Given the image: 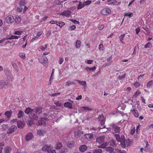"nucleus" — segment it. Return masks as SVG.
<instances>
[{
    "label": "nucleus",
    "instance_id": "1",
    "mask_svg": "<svg viewBox=\"0 0 153 153\" xmlns=\"http://www.w3.org/2000/svg\"><path fill=\"white\" fill-rule=\"evenodd\" d=\"M33 109H31L30 108H26L25 112L27 114H29V117L31 119L37 120L38 117L36 114L33 113Z\"/></svg>",
    "mask_w": 153,
    "mask_h": 153
},
{
    "label": "nucleus",
    "instance_id": "2",
    "mask_svg": "<svg viewBox=\"0 0 153 153\" xmlns=\"http://www.w3.org/2000/svg\"><path fill=\"white\" fill-rule=\"evenodd\" d=\"M114 137L117 142L120 143V144L125 139V137L123 135H122L120 136L119 134H115L114 135Z\"/></svg>",
    "mask_w": 153,
    "mask_h": 153
},
{
    "label": "nucleus",
    "instance_id": "3",
    "mask_svg": "<svg viewBox=\"0 0 153 153\" xmlns=\"http://www.w3.org/2000/svg\"><path fill=\"white\" fill-rule=\"evenodd\" d=\"M131 143L130 140L129 139L127 140L125 139L124 141H123L120 144L121 147L123 148H125L128 147Z\"/></svg>",
    "mask_w": 153,
    "mask_h": 153
},
{
    "label": "nucleus",
    "instance_id": "4",
    "mask_svg": "<svg viewBox=\"0 0 153 153\" xmlns=\"http://www.w3.org/2000/svg\"><path fill=\"white\" fill-rule=\"evenodd\" d=\"M39 61L44 66H45L48 64V59L47 58L43 56H39Z\"/></svg>",
    "mask_w": 153,
    "mask_h": 153
},
{
    "label": "nucleus",
    "instance_id": "5",
    "mask_svg": "<svg viewBox=\"0 0 153 153\" xmlns=\"http://www.w3.org/2000/svg\"><path fill=\"white\" fill-rule=\"evenodd\" d=\"M110 128L113 129L116 133H119L120 132L121 129L120 128L116 126L114 124H112L110 125Z\"/></svg>",
    "mask_w": 153,
    "mask_h": 153
},
{
    "label": "nucleus",
    "instance_id": "6",
    "mask_svg": "<svg viewBox=\"0 0 153 153\" xmlns=\"http://www.w3.org/2000/svg\"><path fill=\"white\" fill-rule=\"evenodd\" d=\"M5 21L8 24H11L15 21V19L13 16L9 15L6 18Z\"/></svg>",
    "mask_w": 153,
    "mask_h": 153
},
{
    "label": "nucleus",
    "instance_id": "7",
    "mask_svg": "<svg viewBox=\"0 0 153 153\" xmlns=\"http://www.w3.org/2000/svg\"><path fill=\"white\" fill-rule=\"evenodd\" d=\"M111 13V11L108 8H105L101 11V13L104 15L107 16Z\"/></svg>",
    "mask_w": 153,
    "mask_h": 153
},
{
    "label": "nucleus",
    "instance_id": "8",
    "mask_svg": "<svg viewBox=\"0 0 153 153\" xmlns=\"http://www.w3.org/2000/svg\"><path fill=\"white\" fill-rule=\"evenodd\" d=\"M17 127L14 125L11 126L7 131V133L8 134H10L13 133L17 129Z\"/></svg>",
    "mask_w": 153,
    "mask_h": 153
},
{
    "label": "nucleus",
    "instance_id": "9",
    "mask_svg": "<svg viewBox=\"0 0 153 153\" xmlns=\"http://www.w3.org/2000/svg\"><path fill=\"white\" fill-rule=\"evenodd\" d=\"M98 147L99 148H104L106 151L109 152L114 150V149L113 147L110 146L106 147L104 145H100L98 146Z\"/></svg>",
    "mask_w": 153,
    "mask_h": 153
},
{
    "label": "nucleus",
    "instance_id": "10",
    "mask_svg": "<svg viewBox=\"0 0 153 153\" xmlns=\"http://www.w3.org/2000/svg\"><path fill=\"white\" fill-rule=\"evenodd\" d=\"M95 136L93 134H86L85 135V138L89 141L92 140Z\"/></svg>",
    "mask_w": 153,
    "mask_h": 153
},
{
    "label": "nucleus",
    "instance_id": "11",
    "mask_svg": "<svg viewBox=\"0 0 153 153\" xmlns=\"http://www.w3.org/2000/svg\"><path fill=\"white\" fill-rule=\"evenodd\" d=\"M96 141L97 143L99 144H102L101 145H104V138L103 137H98Z\"/></svg>",
    "mask_w": 153,
    "mask_h": 153
},
{
    "label": "nucleus",
    "instance_id": "12",
    "mask_svg": "<svg viewBox=\"0 0 153 153\" xmlns=\"http://www.w3.org/2000/svg\"><path fill=\"white\" fill-rule=\"evenodd\" d=\"M33 113H35L37 115L42 112V108L41 107H36L33 109Z\"/></svg>",
    "mask_w": 153,
    "mask_h": 153
},
{
    "label": "nucleus",
    "instance_id": "13",
    "mask_svg": "<svg viewBox=\"0 0 153 153\" xmlns=\"http://www.w3.org/2000/svg\"><path fill=\"white\" fill-rule=\"evenodd\" d=\"M83 134V132L79 130H76L74 132L75 137L77 138L80 137Z\"/></svg>",
    "mask_w": 153,
    "mask_h": 153
},
{
    "label": "nucleus",
    "instance_id": "14",
    "mask_svg": "<svg viewBox=\"0 0 153 153\" xmlns=\"http://www.w3.org/2000/svg\"><path fill=\"white\" fill-rule=\"evenodd\" d=\"M48 119L47 118H42L40 120H39V121L36 123L37 125H44L45 124L44 123V121H47Z\"/></svg>",
    "mask_w": 153,
    "mask_h": 153
},
{
    "label": "nucleus",
    "instance_id": "15",
    "mask_svg": "<svg viewBox=\"0 0 153 153\" xmlns=\"http://www.w3.org/2000/svg\"><path fill=\"white\" fill-rule=\"evenodd\" d=\"M71 14V12L68 10H66L64 11L61 13V15L66 17L69 16Z\"/></svg>",
    "mask_w": 153,
    "mask_h": 153
},
{
    "label": "nucleus",
    "instance_id": "16",
    "mask_svg": "<svg viewBox=\"0 0 153 153\" xmlns=\"http://www.w3.org/2000/svg\"><path fill=\"white\" fill-rule=\"evenodd\" d=\"M33 138V135L31 133H28L25 137L26 140L27 141L32 139Z\"/></svg>",
    "mask_w": 153,
    "mask_h": 153
},
{
    "label": "nucleus",
    "instance_id": "17",
    "mask_svg": "<svg viewBox=\"0 0 153 153\" xmlns=\"http://www.w3.org/2000/svg\"><path fill=\"white\" fill-rule=\"evenodd\" d=\"M99 120L100 121L101 125H103L104 124L105 119L104 116L102 114H101L100 116Z\"/></svg>",
    "mask_w": 153,
    "mask_h": 153
},
{
    "label": "nucleus",
    "instance_id": "18",
    "mask_svg": "<svg viewBox=\"0 0 153 153\" xmlns=\"http://www.w3.org/2000/svg\"><path fill=\"white\" fill-rule=\"evenodd\" d=\"M130 111L135 117L137 118L139 117V114L138 111L137 110L134 109L133 110H131Z\"/></svg>",
    "mask_w": 153,
    "mask_h": 153
},
{
    "label": "nucleus",
    "instance_id": "19",
    "mask_svg": "<svg viewBox=\"0 0 153 153\" xmlns=\"http://www.w3.org/2000/svg\"><path fill=\"white\" fill-rule=\"evenodd\" d=\"M18 127L19 128H23L25 126V124L23 122H17Z\"/></svg>",
    "mask_w": 153,
    "mask_h": 153
},
{
    "label": "nucleus",
    "instance_id": "20",
    "mask_svg": "<svg viewBox=\"0 0 153 153\" xmlns=\"http://www.w3.org/2000/svg\"><path fill=\"white\" fill-rule=\"evenodd\" d=\"M79 149L80 151L83 152L87 150V147L86 145H82L80 146Z\"/></svg>",
    "mask_w": 153,
    "mask_h": 153
},
{
    "label": "nucleus",
    "instance_id": "21",
    "mask_svg": "<svg viewBox=\"0 0 153 153\" xmlns=\"http://www.w3.org/2000/svg\"><path fill=\"white\" fill-rule=\"evenodd\" d=\"M153 85V80L149 81L146 84V88L148 89H150Z\"/></svg>",
    "mask_w": 153,
    "mask_h": 153
},
{
    "label": "nucleus",
    "instance_id": "22",
    "mask_svg": "<svg viewBox=\"0 0 153 153\" xmlns=\"http://www.w3.org/2000/svg\"><path fill=\"white\" fill-rule=\"evenodd\" d=\"M64 106L66 108L70 109L72 108V104L69 102H66L64 104Z\"/></svg>",
    "mask_w": 153,
    "mask_h": 153
},
{
    "label": "nucleus",
    "instance_id": "23",
    "mask_svg": "<svg viewBox=\"0 0 153 153\" xmlns=\"http://www.w3.org/2000/svg\"><path fill=\"white\" fill-rule=\"evenodd\" d=\"M109 145L112 147H114L116 146V141L114 140H112L109 143Z\"/></svg>",
    "mask_w": 153,
    "mask_h": 153
},
{
    "label": "nucleus",
    "instance_id": "24",
    "mask_svg": "<svg viewBox=\"0 0 153 153\" xmlns=\"http://www.w3.org/2000/svg\"><path fill=\"white\" fill-rule=\"evenodd\" d=\"M85 7L84 2L82 3L80 1H79V4L78 5L77 8L78 10L81 9Z\"/></svg>",
    "mask_w": 153,
    "mask_h": 153
},
{
    "label": "nucleus",
    "instance_id": "25",
    "mask_svg": "<svg viewBox=\"0 0 153 153\" xmlns=\"http://www.w3.org/2000/svg\"><path fill=\"white\" fill-rule=\"evenodd\" d=\"M11 149L10 147H5L4 150V152L5 153H10L11 151Z\"/></svg>",
    "mask_w": 153,
    "mask_h": 153
},
{
    "label": "nucleus",
    "instance_id": "26",
    "mask_svg": "<svg viewBox=\"0 0 153 153\" xmlns=\"http://www.w3.org/2000/svg\"><path fill=\"white\" fill-rule=\"evenodd\" d=\"M52 147L51 146L49 147L48 149L47 150L48 153H56V151L54 149H52Z\"/></svg>",
    "mask_w": 153,
    "mask_h": 153
},
{
    "label": "nucleus",
    "instance_id": "27",
    "mask_svg": "<svg viewBox=\"0 0 153 153\" xmlns=\"http://www.w3.org/2000/svg\"><path fill=\"white\" fill-rule=\"evenodd\" d=\"M24 114V112L20 110L19 111V112L18 113L17 117L18 118H20L23 116Z\"/></svg>",
    "mask_w": 153,
    "mask_h": 153
},
{
    "label": "nucleus",
    "instance_id": "28",
    "mask_svg": "<svg viewBox=\"0 0 153 153\" xmlns=\"http://www.w3.org/2000/svg\"><path fill=\"white\" fill-rule=\"evenodd\" d=\"M78 82L80 85H82L83 87H86V81H81L79 80H77Z\"/></svg>",
    "mask_w": 153,
    "mask_h": 153
},
{
    "label": "nucleus",
    "instance_id": "29",
    "mask_svg": "<svg viewBox=\"0 0 153 153\" xmlns=\"http://www.w3.org/2000/svg\"><path fill=\"white\" fill-rule=\"evenodd\" d=\"M145 75V74L140 75L138 77L137 79L139 81L144 80L146 78V77H144Z\"/></svg>",
    "mask_w": 153,
    "mask_h": 153
},
{
    "label": "nucleus",
    "instance_id": "30",
    "mask_svg": "<svg viewBox=\"0 0 153 153\" xmlns=\"http://www.w3.org/2000/svg\"><path fill=\"white\" fill-rule=\"evenodd\" d=\"M11 112L10 111H6L4 113L5 116L8 118H9L11 117Z\"/></svg>",
    "mask_w": 153,
    "mask_h": 153
},
{
    "label": "nucleus",
    "instance_id": "31",
    "mask_svg": "<svg viewBox=\"0 0 153 153\" xmlns=\"http://www.w3.org/2000/svg\"><path fill=\"white\" fill-rule=\"evenodd\" d=\"M108 4H116L117 3V1L114 0H108Z\"/></svg>",
    "mask_w": 153,
    "mask_h": 153
},
{
    "label": "nucleus",
    "instance_id": "32",
    "mask_svg": "<svg viewBox=\"0 0 153 153\" xmlns=\"http://www.w3.org/2000/svg\"><path fill=\"white\" fill-rule=\"evenodd\" d=\"M81 42L79 40H77L76 42V47L77 48H79L80 47Z\"/></svg>",
    "mask_w": 153,
    "mask_h": 153
},
{
    "label": "nucleus",
    "instance_id": "33",
    "mask_svg": "<svg viewBox=\"0 0 153 153\" xmlns=\"http://www.w3.org/2000/svg\"><path fill=\"white\" fill-rule=\"evenodd\" d=\"M45 133V131L43 129H42L41 130H38L37 132V134L40 136L42 135L43 134Z\"/></svg>",
    "mask_w": 153,
    "mask_h": 153
},
{
    "label": "nucleus",
    "instance_id": "34",
    "mask_svg": "<svg viewBox=\"0 0 153 153\" xmlns=\"http://www.w3.org/2000/svg\"><path fill=\"white\" fill-rule=\"evenodd\" d=\"M21 20V18L19 16H16L15 19V22L18 23L20 22Z\"/></svg>",
    "mask_w": 153,
    "mask_h": 153
},
{
    "label": "nucleus",
    "instance_id": "35",
    "mask_svg": "<svg viewBox=\"0 0 153 153\" xmlns=\"http://www.w3.org/2000/svg\"><path fill=\"white\" fill-rule=\"evenodd\" d=\"M62 145L60 143H57L55 146V148L56 149H59L62 147Z\"/></svg>",
    "mask_w": 153,
    "mask_h": 153
},
{
    "label": "nucleus",
    "instance_id": "36",
    "mask_svg": "<svg viewBox=\"0 0 153 153\" xmlns=\"http://www.w3.org/2000/svg\"><path fill=\"white\" fill-rule=\"evenodd\" d=\"M93 153H102V150L101 149H98L93 150Z\"/></svg>",
    "mask_w": 153,
    "mask_h": 153
},
{
    "label": "nucleus",
    "instance_id": "37",
    "mask_svg": "<svg viewBox=\"0 0 153 153\" xmlns=\"http://www.w3.org/2000/svg\"><path fill=\"white\" fill-rule=\"evenodd\" d=\"M5 83L3 80L0 81V89L3 88L4 86Z\"/></svg>",
    "mask_w": 153,
    "mask_h": 153
},
{
    "label": "nucleus",
    "instance_id": "38",
    "mask_svg": "<svg viewBox=\"0 0 153 153\" xmlns=\"http://www.w3.org/2000/svg\"><path fill=\"white\" fill-rule=\"evenodd\" d=\"M56 25L59 26L61 28L63 26L65 25V23L63 22H57Z\"/></svg>",
    "mask_w": 153,
    "mask_h": 153
},
{
    "label": "nucleus",
    "instance_id": "39",
    "mask_svg": "<svg viewBox=\"0 0 153 153\" xmlns=\"http://www.w3.org/2000/svg\"><path fill=\"white\" fill-rule=\"evenodd\" d=\"M82 108L84 110L87 111H91L92 110V108H90L88 107L83 106L82 107Z\"/></svg>",
    "mask_w": 153,
    "mask_h": 153
},
{
    "label": "nucleus",
    "instance_id": "40",
    "mask_svg": "<svg viewBox=\"0 0 153 153\" xmlns=\"http://www.w3.org/2000/svg\"><path fill=\"white\" fill-rule=\"evenodd\" d=\"M50 146H48L47 145H45L42 148V150L44 151L47 150H47L48 149V148Z\"/></svg>",
    "mask_w": 153,
    "mask_h": 153
},
{
    "label": "nucleus",
    "instance_id": "41",
    "mask_svg": "<svg viewBox=\"0 0 153 153\" xmlns=\"http://www.w3.org/2000/svg\"><path fill=\"white\" fill-rule=\"evenodd\" d=\"M67 147L69 148H71L74 147V144L73 142H70L67 144Z\"/></svg>",
    "mask_w": 153,
    "mask_h": 153
},
{
    "label": "nucleus",
    "instance_id": "42",
    "mask_svg": "<svg viewBox=\"0 0 153 153\" xmlns=\"http://www.w3.org/2000/svg\"><path fill=\"white\" fill-rule=\"evenodd\" d=\"M54 104L57 106L62 107L63 106L62 104L59 101H57L54 103Z\"/></svg>",
    "mask_w": 153,
    "mask_h": 153
},
{
    "label": "nucleus",
    "instance_id": "43",
    "mask_svg": "<svg viewBox=\"0 0 153 153\" xmlns=\"http://www.w3.org/2000/svg\"><path fill=\"white\" fill-rule=\"evenodd\" d=\"M19 56L22 59H25V54L23 53H20L19 54Z\"/></svg>",
    "mask_w": 153,
    "mask_h": 153
},
{
    "label": "nucleus",
    "instance_id": "44",
    "mask_svg": "<svg viewBox=\"0 0 153 153\" xmlns=\"http://www.w3.org/2000/svg\"><path fill=\"white\" fill-rule=\"evenodd\" d=\"M20 36H19L12 35L10 37V39H18V38H20Z\"/></svg>",
    "mask_w": 153,
    "mask_h": 153
},
{
    "label": "nucleus",
    "instance_id": "45",
    "mask_svg": "<svg viewBox=\"0 0 153 153\" xmlns=\"http://www.w3.org/2000/svg\"><path fill=\"white\" fill-rule=\"evenodd\" d=\"M123 117L124 118V121H128L129 119V117H128V115L126 114L123 115Z\"/></svg>",
    "mask_w": 153,
    "mask_h": 153
},
{
    "label": "nucleus",
    "instance_id": "46",
    "mask_svg": "<svg viewBox=\"0 0 153 153\" xmlns=\"http://www.w3.org/2000/svg\"><path fill=\"white\" fill-rule=\"evenodd\" d=\"M134 85L136 87H138L140 86V84L139 82L136 81L134 82Z\"/></svg>",
    "mask_w": 153,
    "mask_h": 153
},
{
    "label": "nucleus",
    "instance_id": "47",
    "mask_svg": "<svg viewBox=\"0 0 153 153\" xmlns=\"http://www.w3.org/2000/svg\"><path fill=\"white\" fill-rule=\"evenodd\" d=\"M91 1L88 0L87 1H84L83 2L85 6L86 5H89V4L91 3Z\"/></svg>",
    "mask_w": 153,
    "mask_h": 153
},
{
    "label": "nucleus",
    "instance_id": "48",
    "mask_svg": "<svg viewBox=\"0 0 153 153\" xmlns=\"http://www.w3.org/2000/svg\"><path fill=\"white\" fill-rule=\"evenodd\" d=\"M71 22H73V23H74V24H79V22L76 20H74V19H71L70 20Z\"/></svg>",
    "mask_w": 153,
    "mask_h": 153
},
{
    "label": "nucleus",
    "instance_id": "49",
    "mask_svg": "<svg viewBox=\"0 0 153 153\" xmlns=\"http://www.w3.org/2000/svg\"><path fill=\"white\" fill-rule=\"evenodd\" d=\"M98 128H94L92 127V128H90V130L92 131V132L94 133L95 132V131H98Z\"/></svg>",
    "mask_w": 153,
    "mask_h": 153
},
{
    "label": "nucleus",
    "instance_id": "50",
    "mask_svg": "<svg viewBox=\"0 0 153 153\" xmlns=\"http://www.w3.org/2000/svg\"><path fill=\"white\" fill-rule=\"evenodd\" d=\"M149 149V146L148 143L147 142L146 146L144 150H145V151H148Z\"/></svg>",
    "mask_w": 153,
    "mask_h": 153
},
{
    "label": "nucleus",
    "instance_id": "51",
    "mask_svg": "<svg viewBox=\"0 0 153 153\" xmlns=\"http://www.w3.org/2000/svg\"><path fill=\"white\" fill-rule=\"evenodd\" d=\"M140 93H141L140 91L137 90V91H136V93L134 94V96L135 97H137V95H140Z\"/></svg>",
    "mask_w": 153,
    "mask_h": 153
},
{
    "label": "nucleus",
    "instance_id": "52",
    "mask_svg": "<svg viewBox=\"0 0 153 153\" xmlns=\"http://www.w3.org/2000/svg\"><path fill=\"white\" fill-rule=\"evenodd\" d=\"M125 35V34H123L122 35H121L120 36V40L122 43L123 42H122V40H123V38H124Z\"/></svg>",
    "mask_w": 153,
    "mask_h": 153
},
{
    "label": "nucleus",
    "instance_id": "53",
    "mask_svg": "<svg viewBox=\"0 0 153 153\" xmlns=\"http://www.w3.org/2000/svg\"><path fill=\"white\" fill-rule=\"evenodd\" d=\"M103 45L102 44H100L99 46V49L100 51H103Z\"/></svg>",
    "mask_w": 153,
    "mask_h": 153
},
{
    "label": "nucleus",
    "instance_id": "54",
    "mask_svg": "<svg viewBox=\"0 0 153 153\" xmlns=\"http://www.w3.org/2000/svg\"><path fill=\"white\" fill-rule=\"evenodd\" d=\"M4 82L5 83L4 85V87H6L8 86H10L11 85L10 83L8 82Z\"/></svg>",
    "mask_w": 153,
    "mask_h": 153
},
{
    "label": "nucleus",
    "instance_id": "55",
    "mask_svg": "<svg viewBox=\"0 0 153 153\" xmlns=\"http://www.w3.org/2000/svg\"><path fill=\"white\" fill-rule=\"evenodd\" d=\"M76 26L75 25H73L69 27V28L68 29V30H74L75 29H76Z\"/></svg>",
    "mask_w": 153,
    "mask_h": 153
},
{
    "label": "nucleus",
    "instance_id": "56",
    "mask_svg": "<svg viewBox=\"0 0 153 153\" xmlns=\"http://www.w3.org/2000/svg\"><path fill=\"white\" fill-rule=\"evenodd\" d=\"M125 16H128L129 17H131L133 16L132 13H126L124 14Z\"/></svg>",
    "mask_w": 153,
    "mask_h": 153
},
{
    "label": "nucleus",
    "instance_id": "57",
    "mask_svg": "<svg viewBox=\"0 0 153 153\" xmlns=\"http://www.w3.org/2000/svg\"><path fill=\"white\" fill-rule=\"evenodd\" d=\"M68 149L67 148H63L61 150V153H66V152H68Z\"/></svg>",
    "mask_w": 153,
    "mask_h": 153
},
{
    "label": "nucleus",
    "instance_id": "58",
    "mask_svg": "<svg viewBox=\"0 0 153 153\" xmlns=\"http://www.w3.org/2000/svg\"><path fill=\"white\" fill-rule=\"evenodd\" d=\"M47 48V45L45 44L44 46H42L41 48V50L43 51H45Z\"/></svg>",
    "mask_w": 153,
    "mask_h": 153
},
{
    "label": "nucleus",
    "instance_id": "59",
    "mask_svg": "<svg viewBox=\"0 0 153 153\" xmlns=\"http://www.w3.org/2000/svg\"><path fill=\"white\" fill-rule=\"evenodd\" d=\"M151 43L149 42L145 45L144 48H149L151 46Z\"/></svg>",
    "mask_w": 153,
    "mask_h": 153
},
{
    "label": "nucleus",
    "instance_id": "60",
    "mask_svg": "<svg viewBox=\"0 0 153 153\" xmlns=\"http://www.w3.org/2000/svg\"><path fill=\"white\" fill-rule=\"evenodd\" d=\"M135 128L134 127L133 129H131L130 131V134H132L133 135L135 133Z\"/></svg>",
    "mask_w": 153,
    "mask_h": 153
},
{
    "label": "nucleus",
    "instance_id": "61",
    "mask_svg": "<svg viewBox=\"0 0 153 153\" xmlns=\"http://www.w3.org/2000/svg\"><path fill=\"white\" fill-rule=\"evenodd\" d=\"M23 8L21 6L17 8V11L18 12H20L22 10Z\"/></svg>",
    "mask_w": 153,
    "mask_h": 153
},
{
    "label": "nucleus",
    "instance_id": "62",
    "mask_svg": "<svg viewBox=\"0 0 153 153\" xmlns=\"http://www.w3.org/2000/svg\"><path fill=\"white\" fill-rule=\"evenodd\" d=\"M63 61H64V59L63 57L60 58L59 59V63L60 64H61L63 62Z\"/></svg>",
    "mask_w": 153,
    "mask_h": 153
},
{
    "label": "nucleus",
    "instance_id": "63",
    "mask_svg": "<svg viewBox=\"0 0 153 153\" xmlns=\"http://www.w3.org/2000/svg\"><path fill=\"white\" fill-rule=\"evenodd\" d=\"M39 38H38V37H37L36 36H35L34 37L32 38L31 39V41L32 42H33V41H35V40H37Z\"/></svg>",
    "mask_w": 153,
    "mask_h": 153
},
{
    "label": "nucleus",
    "instance_id": "64",
    "mask_svg": "<svg viewBox=\"0 0 153 153\" xmlns=\"http://www.w3.org/2000/svg\"><path fill=\"white\" fill-rule=\"evenodd\" d=\"M14 34L18 35H21L22 34V32L20 31H17L15 32Z\"/></svg>",
    "mask_w": 153,
    "mask_h": 153
}]
</instances>
